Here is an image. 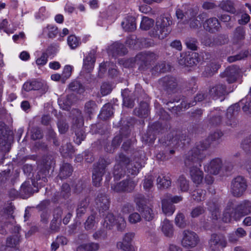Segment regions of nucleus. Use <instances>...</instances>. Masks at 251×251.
<instances>
[{
	"label": "nucleus",
	"mask_w": 251,
	"mask_h": 251,
	"mask_svg": "<svg viewBox=\"0 0 251 251\" xmlns=\"http://www.w3.org/2000/svg\"><path fill=\"white\" fill-rule=\"evenodd\" d=\"M190 139L186 135V132L180 131H173L167 136V140L163 141L165 145L172 147H178L189 143Z\"/></svg>",
	"instance_id": "7"
},
{
	"label": "nucleus",
	"mask_w": 251,
	"mask_h": 251,
	"mask_svg": "<svg viewBox=\"0 0 251 251\" xmlns=\"http://www.w3.org/2000/svg\"><path fill=\"white\" fill-rule=\"evenodd\" d=\"M126 173V171L124 170L123 167H121L120 164H116L115 165L113 170V176L115 179H120L124 176Z\"/></svg>",
	"instance_id": "53"
},
{
	"label": "nucleus",
	"mask_w": 251,
	"mask_h": 251,
	"mask_svg": "<svg viewBox=\"0 0 251 251\" xmlns=\"http://www.w3.org/2000/svg\"><path fill=\"white\" fill-rule=\"evenodd\" d=\"M154 177L152 176H146L144 180L143 187L146 191L150 190L153 186Z\"/></svg>",
	"instance_id": "62"
},
{
	"label": "nucleus",
	"mask_w": 251,
	"mask_h": 251,
	"mask_svg": "<svg viewBox=\"0 0 251 251\" xmlns=\"http://www.w3.org/2000/svg\"><path fill=\"white\" fill-rule=\"evenodd\" d=\"M207 95L206 93L201 92L197 95V96L194 98V100L192 102H188L187 101L184 100L182 101L181 103L179 108H180L181 110H182L183 108L184 110L186 109L191 106L195 105L197 101H201L206 97H207Z\"/></svg>",
	"instance_id": "27"
},
{
	"label": "nucleus",
	"mask_w": 251,
	"mask_h": 251,
	"mask_svg": "<svg viewBox=\"0 0 251 251\" xmlns=\"http://www.w3.org/2000/svg\"><path fill=\"white\" fill-rule=\"evenodd\" d=\"M220 66L215 63H212L206 66L203 72L204 77H211L212 75L219 69Z\"/></svg>",
	"instance_id": "41"
},
{
	"label": "nucleus",
	"mask_w": 251,
	"mask_h": 251,
	"mask_svg": "<svg viewBox=\"0 0 251 251\" xmlns=\"http://www.w3.org/2000/svg\"><path fill=\"white\" fill-rule=\"evenodd\" d=\"M116 219L114 215L111 213H108L104 218L103 226L106 228L111 229L115 224Z\"/></svg>",
	"instance_id": "47"
},
{
	"label": "nucleus",
	"mask_w": 251,
	"mask_h": 251,
	"mask_svg": "<svg viewBox=\"0 0 251 251\" xmlns=\"http://www.w3.org/2000/svg\"><path fill=\"white\" fill-rule=\"evenodd\" d=\"M32 184H30L29 182H25L21 186V194L23 196V199H26L33 194L35 192H37L38 190H34L32 188Z\"/></svg>",
	"instance_id": "33"
},
{
	"label": "nucleus",
	"mask_w": 251,
	"mask_h": 251,
	"mask_svg": "<svg viewBox=\"0 0 251 251\" xmlns=\"http://www.w3.org/2000/svg\"><path fill=\"white\" fill-rule=\"evenodd\" d=\"M149 106L146 102H141L138 108L134 110V114L141 118H147L149 114Z\"/></svg>",
	"instance_id": "31"
},
{
	"label": "nucleus",
	"mask_w": 251,
	"mask_h": 251,
	"mask_svg": "<svg viewBox=\"0 0 251 251\" xmlns=\"http://www.w3.org/2000/svg\"><path fill=\"white\" fill-rule=\"evenodd\" d=\"M249 52L248 50L241 51L239 54L231 56L228 57L227 60L229 62H233L237 60L243 59L248 56Z\"/></svg>",
	"instance_id": "60"
},
{
	"label": "nucleus",
	"mask_w": 251,
	"mask_h": 251,
	"mask_svg": "<svg viewBox=\"0 0 251 251\" xmlns=\"http://www.w3.org/2000/svg\"><path fill=\"white\" fill-rule=\"evenodd\" d=\"M157 184L159 188H167L171 185V179L169 176H159L157 178Z\"/></svg>",
	"instance_id": "45"
},
{
	"label": "nucleus",
	"mask_w": 251,
	"mask_h": 251,
	"mask_svg": "<svg viewBox=\"0 0 251 251\" xmlns=\"http://www.w3.org/2000/svg\"><path fill=\"white\" fill-rule=\"evenodd\" d=\"M72 97V95L68 96L66 99L64 100H59L58 103L60 107L62 108L63 110H69L71 105L73 103L72 101L71 100Z\"/></svg>",
	"instance_id": "54"
},
{
	"label": "nucleus",
	"mask_w": 251,
	"mask_h": 251,
	"mask_svg": "<svg viewBox=\"0 0 251 251\" xmlns=\"http://www.w3.org/2000/svg\"><path fill=\"white\" fill-rule=\"evenodd\" d=\"M203 27L206 30L213 33L219 29L220 25L217 19L211 18L205 21L203 24Z\"/></svg>",
	"instance_id": "24"
},
{
	"label": "nucleus",
	"mask_w": 251,
	"mask_h": 251,
	"mask_svg": "<svg viewBox=\"0 0 251 251\" xmlns=\"http://www.w3.org/2000/svg\"><path fill=\"white\" fill-rule=\"evenodd\" d=\"M67 43L71 49H75L80 44L79 40L74 35H70L68 37Z\"/></svg>",
	"instance_id": "56"
},
{
	"label": "nucleus",
	"mask_w": 251,
	"mask_h": 251,
	"mask_svg": "<svg viewBox=\"0 0 251 251\" xmlns=\"http://www.w3.org/2000/svg\"><path fill=\"white\" fill-rule=\"evenodd\" d=\"M140 160L139 158H135L126 167V173L128 176H136L139 173V170L142 167V163Z\"/></svg>",
	"instance_id": "22"
},
{
	"label": "nucleus",
	"mask_w": 251,
	"mask_h": 251,
	"mask_svg": "<svg viewBox=\"0 0 251 251\" xmlns=\"http://www.w3.org/2000/svg\"><path fill=\"white\" fill-rule=\"evenodd\" d=\"M76 112L77 115L73 119V128L76 136L74 141L76 144L79 145L85 138L86 135L82 128L84 122L81 113L78 110Z\"/></svg>",
	"instance_id": "9"
},
{
	"label": "nucleus",
	"mask_w": 251,
	"mask_h": 251,
	"mask_svg": "<svg viewBox=\"0 0 251 251\" xmlns=\"http://www.w3.org/2000/svg\"><path fill=\"white\" fill-rule=\"evenodd\" d=\"M111 162L112 160L109 157L104 156L100 157L99 161L93 165L92 180L94 186L96 187L100 186L105 169Z\"/></svg>",
	"instance_id": "5"
},
{
	"label": "nucleus",
	"mask_w": 251,
	"mask_h": 251,
	"mask_svg": "<svg viewBox=\"0 0 251 251\" xmlns=\"http://www.w3.org/2000/svg\"><path fill=\"white\" fill-rule=\"evenodd\" d=\"M134 201L136 204L137 210L139 211L145 207L147 205V200L145 196L141 194H136L134 195Z\"/></svg>",
	"instance_id": "38"
},
{
	"label": "nucleus",
	"mask_w": 251,
	"mask_h": 251,
	"mask_svg": "<svg viewBox=\"0 0 251 251\" xmlns=\"http://www.w3.org/2000/svg\"><path fill=\"white\" fill-rule=\"evenodd\" d=\"M73 172V168L70 164L63 163L60 166L58 177L61 179H66L72 175Z\"/></svg>",
	"instance_id": "30"
},
{
	"label": "nucleus",
	"mask_w": 251,
	"mask_h": 251,
	"mask_svg": "<svg viewBox=\"0 0 251 251\" xmlns=\"http://www.w3.org/2000/svg\"><path fill=\"white\" fill-rule=\"evenodd\" d=\"M59 151L63 157H67L72 155L75 152V149L70 143L64 142L61 146Z\"/></svg>",
	"instance_id": "35"
},
{
	"label": "nucleus",
	"mask_w": 251,
	"mask_h": 251,
	"mask_svg": "<svg viewBox=\"0 0 251 251\" xmlns=\"http://www.w3.org/2000/svg\"><path fill=\"white\" fill-rule=\"evenodd\" d=\"M117 247L118 249L124 251H135L134 248L131 244L125 243L123 240L117 242Z\"/></svg>",
	"instance_id": "59"
},
{
	"label": "nucleus",
	"mask_w": 251,
	"mask_h": 251,
	"mask_svg": "<svg viewBox=\"0 0 251 251\" xmlns=\"http://www.w3.org/2000/svg\"><path fill=\"white\" fill-rule=\"evenodd\" d=\"M226 242L218 234H211L208 242V251H220L221 249L226 247Z\"/></svg>",
	"instance_id": "18"
},
{
	"label": "nucleus",
	"mask_w": 251,
	"mask_h": 251,
	"mask_svg": "<svg viewBox=\"0 0 251 251\" xmlns=\"http://www.w3.org/2000/svg\"><path fill=\"white\" fill-rule=\"evenodd\" d=\"M207 208L211 213L213 219H217L220 216V203L218 200L213 199L208 201Z\"/></svg>",
	"instance_id": "23"
},
{
	"label": "nucleus",
	"mask_w": 251,
	"mask_h": 251,
	"mask_svg": "<svg viewBox=\"0 0 251 251\" xmlns=\"http://www.w3.org/2000/svg\"><path fill=\"white\" fill-rule=\"evenodd\" d=\"M59 197L64 199H68L71 195V188L70 185L67 183H64L61 187Z\"/></svg>",
	"instance_id": "52"
},
{
	"label": "nucleus",
	"mask_w": 251,
	"mask_h": 251,
	"mask_svg": "<svg viewBox=\"0 0 251 251\" xmlns=\"http://www.w3.org/2000/svg\"><path fill=\"white\" fill-rule=\"evenodd\" d=\"M42 34L45 37L53 38L58 34V30L55 25H48L43 29Z\"/></svg>",
	"instance_id": "37"
},
{
	"label": "nucleus",
	"mask_w": 251,
	"mask_h": 251,
	"mask_svg": "<svg viewBox=\"0 0 251 251\" xmlns=\"http://www.w3.org/2000/svg\"><path fill=\"white\" fill-rule=\"evenodd\" d=\"M192 56L191 57L187 58V63H186L185 62L186 59H185L184 61H179V63L182 65H185L190 66H192L193 65H196L198 62V59L197 58V54L195 53H193L192 54Z\"/></svg>",
	"instance_id": "58"
},
{
	"label": "nucleus",
	"mask_w": 251,
	"mask_h": 251,
	"mask_svg": "<svg viewBox=\"0 0 251 251\" xmlns=\"http://www.w3.org/2000/svg\"><path fill=\"white\" fill-rule=\"evenodd\" d=\"M142 215V217L147 221H152L154 217L155 214L151 208L147 206L139 211Z\"/></svg>",
	"instance_id": "42"
},
{
	"label": "nucleus",
	"mask_w": 251,
	"mask_h": 251,
	"mask_svg": "<svg viewBox=\"0 0 251 251\" xmlns=\"http://www.w3.org/2000/svg\"><path fill=\"white\" fill-rule=\"evenodd\" d=\"M21 227L19 225L14 226V230L12 229L11 232L14 235L7 237L6 242V246L9 248H16L21 242V235L19 231Z\"/></svg>",
	"instance_id": "20"
},
{
	"label": "nucleus",
	"mask_w": 251,
	"mask_h": 251,
	"mask_svg": "<svg viewBox=\"0 0 251 251\" xmlns=\"http://www.w3.org/2000/svg\"><path fill=\"white\" fill-rule=\"evenodd\" d=\"M95 218V216L94 214L91 215L87 218L84 223V228L86 230H90L94 227L96 223Z\"/></svg>",
	"instance_id": "63"
},
{
	"label": "nucleus",
	"mask_w": 251,
	"mask_h": 251,
	"mask_svg": "<svg viewBox=\"0 0 251 251\" xmlns=\"http://www.w3.org/2000/svg\"><path fill=\"white\" fill-rule=\"evenodd\" d=\"M58 130L61 133H65L69 128V125L64 118H61L57 123Z\"/></svg>",
	"instance_id": "64"
},
{
	"label": "nucleus",
	"mask_w": 251,
	"mask_h": 251,
	"mask_svg": "<svg viewBox=\"0 0 251 251\" xmlns=\"http://www.w3.org/2000/svg\"><path fill=\"white\" fill-rule=\"evenodd\" d=\"M161 208L162 212L166 216H171L176 210L175 206L164 197L161 199Z\"/></svg>",
	"instance_id": "25"
},
{
	"label": "nucleus",
	"mask_w": 251,
	"mask_h": 251,
	"mask_svg": "<svg viewBox=\"0 0 251 251\" xmlns=\"http://www.w3.org/2000/svg\"><path fill=\"white\" fill-rule=\"evenodd\" d=\"M53 162V158L50 155H44L42 157L40 163L38 164L39 171L36 176L37 183H42L41 182H38L40 180L44 183L47 181V176Z\"/></svg>",
	"instance_id": "6"
},
{
	"label": "nucleus",
	"mask_w": 251,
	"mask_h": 251,
	"mask_svg": "<svg viewBox=\"0 0 251 251\" xmlns=\"http://www.w3.org/2000/svg\"><path fill=\"white\" fill-rule=\"evenodd\" d=\"M96 208L100 213H103L109 209L110 199L107 195L103 192L98 193L95 200Z\"/></svg>",
	"instance_id": "17"
},
{
	"label": "nucleus",
	"mask_w": 251,
	"mask_h": 251,
	"mask_svg": "<svg viewBox=\"0 0 251 251\" xmlns=\"http://www.w3.org/2000/svg\"><path fill=\"white\" fill-rule=\"evenodd\" d=\"M205 155L198 148H193L186 155L184 163L189 168L190 175L192 181L197 185L200 184L203 179V173L201 170V162Z\"/></svg>",
	"instance_id": "1"
},
{
	"label": "nucleus",
	"mask_w": 251,
	"mask_h": 251,
	"mask_svg": "<svg viewBox=\"0 0 251 251\" xmlns=\"http://www.w3.org/2000/svg\"><path fill=\"white\" fill-rule=\"evenodd\" d=\"M171 70V66L165 62H161L157 64L152 69V74L154 76H157V75L161 73H164L168 72Z\"/></svg>",
	"instance_id": "36"
},
{
	"label": "nucleus",
	"mask_w": 251,
	"mask_h": 251,
	"mask_svg": "<svg viewBox=\"0 0 251 251\" xmlns=\"http://www.w3.org/2000/svg\"><path fill=\"white\" fill-rule=\"evenodd\" d=\"M223 162L220 157L211 159L203 166L205 172L210 175H217L223 170Z\"/></svg>",
	"instance_id": "12"
},
{
	"label": "nucleus",
	"mask_w": 251,
	"mask_h": 251,
	"mask_svg": "<svg viewBox=\"0 0 251 251\" xmlns=\"http://www.w3.org/2000/svg\"><path fill=\"white\" fill-rule=\"evenodd\" d=\"M241 147L246 152H251V135L246 137L242 141Z\"/></svg>",
	"instance_id": "61"
},
{
	"label": "nucleus",
	"mask_w": 251,
	"mask_h": 251,
	"mask_svg": "<svg viewBox=\"0 0 251 251\" xmlns=\"http://www.w3.org/2000/svg\"><path fill=\"white\" fill-rule=\"evenodd\" d=\"M161 230L165 236L172 237L174 234L172 223L169 220L164 219L161 224Z\"/></svg>",
	"instance_id": "34"
},
{
	"label": "nucleus",
	"mask_w": 251,
	"mask_h": 251,
	"mask_svg": "<svg viewBox=\"0 0 251 251\" xmlns=\"http://www.w3.org/2000/svg\"><path fill=\"white\" fill-rule=\"evenodd\" d=\"M197 13V9L192 10L189 5H183L181 8H177L176 10V16L178 19L182 20L185 18V21L190 23L191 28H196L201 25V18H203L205 14H203L198 17L197 19L194 17Z\"/></svg>",
	"instance_id": "4"
},
{
	"label": "nucleus",
	"mask_w": 251,
	"mask_h": 251,
	"mask_svg": "<svg viewBox=\"0 0 251 251\" xmlns=\"http://www.w3.org/2000/svg\"><path fill=\"white\" fill-rule=\"evenodd\" d=\"M161 130V125L159 122H155L150 125L146 133L143 136V139L146 143L152 144L156 136Z\"/></svg>",
	"instance_id": "15"
},
{
	"label": "nucleus",
	"mask_w": 251,
	"mask_h": 251,
	"mask_svg": "<svg viewBox=\"0 0 251 251\" xmlns=\"http://www.w3.org/2000/svg\"><path fill=\"white\" fill-rule=\"evenodd\" d=\"M224 37V36H219L217 38H211L208 35L205 36L201 40V43L207 47H213L216 45H220L225 43V42L220 41V40Z\"/></svg>",
	"instance_id": "29"
},
{
	"label": "nucleus",
	"mask_w": 251,
	"mask_h": 251,
	"mask_svg": "<svg viewBox=\"0 0 251 251\" xmlns=\"http://www.w3.org/2000/svg\"><path fill=\"white\" fill-rule=\"evenodd\" d=\"M96 62L95 52L91 50L83 60V65L80 75L85 78L91 77V73L94 68Z\"/></svg>",
	"instance_id": "8"
},
{
	"label": "nucleus",
	"mask_w": 251,
	"mask_h": 251,
	"mask_svg": "<svg viewBox=\"0 0 251 251\" xmlns=\"http://www.w3.org/2000/svg\"><path fill=\"white\" fill-rule=\"evenodd\" d=\"M223 133L221 131H216L209 134L208 137L204 141L198 143L194 148L203 153V151L207 150L212 144H218L221 141Z\"/></svg>",
	"instance_id": "11"
},
{
	"label": "nucleus",
	"mask_w": 251,
	"mask_h": 251,
	"mask_svg": "<svg viewBox=\"0 0 251 251\" xmlns=\"http://www.w3.org/2000/svg\"><path fill=\"white\" fill-rule=\"evenodd\" d=\"M109 51L112 54L113 56H116L117 55L125 54L127 51L123 44L116 42L109 47Z\"/></svg>",
	"instance_id": "28"
},
{
	"label": "nucleus",
	"mask_w": 251,
	"mask_h": 251,
	"mask_svg": "<svg viewBox=\"0 0 251 251\" xmlns=\"http://www.w3.org/2000/svg\"><path fill=\"white\" fill-rule=\"evenodd\" d=\"M161 130V125L159 122H155L150 125L146 133L143 136V139L146 143L152 144L156 136Z\"/></svg>",
	"instance_id": "14"
},
{
	"label": "nucleus",
	"mask_w": 251,
	"mask_h": 251,
	"mask_svg": "<svg viewBox=\"0 0 251 251\" xmlns=\"http://www.w3.org/2000/svg\"><path fill=\"white\" fill-rule=\"evenodd\" d=\"M15 224L16 222L14 219L13 216L12 215L10 216V219H9L8 222L5 223L3 226H0V234L5 235L7 233L5 227L10 230V232L12 231V229L14 230V226H17L15 225Z\"/></svg>",
	"instance_id": "43"
},
{
	"label": "nucleus",
	"mask_w": 251,
	"mask_h": 251,
	"mask_svg": "<svg viewBox=\"0 0 251 251\" xmlns=\"http://www.w3.org/2000/svg\"><path fill=\"white\" fill-rule=\"evenodd\" d=\"M154 20L147 17H143L140 23V28L142 30H147L152 26Z\"/></svg>",
	"instance_id": "50"
},
{
	"label": "nucleus",
	"mask_w": 251,
	"mask_h": 251,
	"mask_svg": "<svg viewBox=\"0 0 251 251\" xmlns=\"http://www.w3.org/2000/svg\"><path fill=\"white\" fill-rule=\"evenodd\" d=\"M226 93V87L223 85H216L209 91V95L213 99L216 100L224 96Z\"/></svg>",
	"instance_id": "26"
},
{
	"label": "nucleus",
	"mask_w": 251,
	"mask_h": 251,
	"mask_svg": "<svg viewBox=\"0 0 251 251\" xmlns=\"http://www.w3.org/2000/svg\"><path fill=\"white\" fill-rule=\"evenodd\" d=\"M113 114V106L110 103L105 104L101 108V112L100 114V119L106 120L110 117Z\"/></svg>",
	"instance_id": "39"
},
{
	"label": "nucleus",
	"mask_w": 251,
	"mask_h": 251,
	"mask_svg": "<svg viewBox=\"0 0 251 251\" xmlns=\"http://www.w3.org/2000/svg\"><path fill=\"white\" fill-rule=\"evenodd\" d=\"M135 57L134 58H130L128 59H121L119 60V64L123 65L125 68H132L135 66V65H138V61H135Z\"/></svg>",
	"instance_id": "55"
},
{
	"label": "nucleus",
	"mask_w": 251,
	"mask_h": 251,
	"mask_svg": "<svg viewBox=\"0 0 251 251\" xmlns=\"http://www.w3.org/2000/svg\"><path fill=\"white\" fill-rule=\"evenodd\" d=\"M199 242L198 235L194 231L185 230L183 232L181 240L182 246L186 248H192L196 247Z\"/></svg>",
	"instance_id": "13"
},
{
	"label": "nucleus",
	"mask_w": 251,
	"mask_h": 251,
	"mask_svg": "<svg viewBox=\"0 0 251 251\" xmlns=\"http://www.w3.org/2000/svg\"><path fill=\"white\" fill-rule=\"evenodd\" d=\"M128 92V89H125L122 92L123 105L126 107L132 108L134 106V100L129 96Z\"/></svg>",
	"instance_id": "44"
},
{
	"label": "nucleus",
	"mask_w": 251,
	"mask_h": 251,
	"mask_svg": "<svg viewBox=\"0 0 251 251\" xmlns=\"http://www.w3.org/2000/svg\"><path fill=\"white\" fill-rule=\"evenodd\" d=\"M247 188L246 179L242 176H238L232 179L230 191L235 197H240L246 191Z\"/></svg>",
	"instance_id": "10"
},
{
	"label": "nucleus",
	"mask_w": 251,
	"mask_h": 251,
	"mask_svg": "<svg viewBox=\"0 0 251 251\" xmlns=\"http://www.w3.org/2000/svg\"><path fill=\"white\" fill-rule=\"evenodd\" d=\"M220 7L223 10L231 13H234L235 9L233 6V3L230 0H223L219 5Z\"/></svg>",
	"instance_id": "48"
},
{
	"label": "nucleus",
	"mask_w": 251,
	"mask_h": 251,
	"mask_svg": "<svg viewBox=\"0 0 251 251\" xmlns=\"http://www.w3.org/2000/svg\"><path fill=\"white\" fill-rule=\"evenodd\" d=\"M69 89L73 91H76L78 93H81L84 91V88L82 84L77 80H75L69 85Z\"/></svg>",
	"instance_id": "57"
},
{
	"label": "nucleus",
	"mask_w": 251,
	"mask_h": 251,
	"mask_svg": "<svg viewBox=\"0 0 251 251\" xmlns=\"http://www.w3.org/2000/svg\"><path fill=\"white\" fill-rule=\"evenodd\" d=\"M122 26L126 31H132L136 28L135 19L132 16H127L122 22Z\"/></svg>",
	"instance_id": "32"
},
{
	"label": "nucleus",
	"mask_w": 251,
	"mask_h": 251,
	"mask_svg": "<svg viewBox=\"0 0 251 251\" xmlns=\"http://www.w3.org/2000/svg\"><path fill=\"white\" fill-rule=\"evenodd\" d=\"M177 185L182 192H187L189 188V181L183 175L180 176L177 180Z\"/></svg>",
	"instance_id": "46"
},
{
	"label": "nucleus",
	"mask_w": 251,
	"mask_h": 251,
	"mask_svg": "<svg viewBox=\"0 0 251 251\" xmlns=\"http://www.w3.org/2000/svg\"><path fill=\"white\" fill-rule=\"evenodd\" d=\"M156 58V55L153 52H141L136 56L135 60L139 63V69H142L144 67H147Z\"/></svg>",
	"instance_id": "19"
},
{
	"label": "nucleus",
	"mask_w": 251,
	"mask_h": 251,
	"mask_svg": "<svg viewBox=\"0 0 251 251\" xmlns=\"http://www.w3.org/2000/svg\"><path fill=\"white\" fill-rule=\"evenodd\" d=\"M12 133L4 123L0 122V146H4L12 138Z\"/></svg>",
	"instance_id": "21"
},
{
	"label": "nucleus",
	"mask_w": 251,
	"mask_h": 251,
	"mask_svg": "<svg viewBox=\"0 0 251 251\" xmlns=\"http://www.w3.org/2000/svg\"><path fill=\"white\" fill-rule=\"evenodd\" d=\"M245 31L244 27H237L234 31L232 41L233 44H237L245 38Z\"/></svg>",
	"instance_id": "40"
},
{
	"label": "nucleus",
	"mask_w": 251,
	"mask_h": 251,
	"mask_svg": "<svg viewBox=\"0 0 251 251\" xmlns=\"http://www.w3.org/2000/svg\"><path fill=\"white\" fill-rule=\"evenodd\" d=\"M172 24L170 16L157 18L155 26L149 32L150 35L159 40L165 38L171 32L170 25Z\"/></svg>",
	"instance_id": "3"
},
{
	"label": "nucleus",
	"mask_w": 251,
	"mask_h": 251,
	"mask_svg": "<svg viewBox=\"0 0 251 251\" xmlns=\"http://www.w3.org/2000/svg\"><path fill=\"white\" fill-rule=\"evenodd\" d=\"M205 195V190L198 189L193 192L192 197L194 200L199 202L204 200Z\"/></svg>",
	"instance_id": "51"
},
{
	"label": "nucleus",
	"mask_w": 251,
	"mask_h": 251,
	"mask_svg": "<svg viewBox=\"0 0 251 251\" xmlns=\"http://www.w3.org/2000/svg\"><path fill=\"white\" fill-rule=\"evenodd\" d=\"M240 105L238 103L231 105L227 109L226 124L232 127H235L238 121L236 118L240 110Z\"/></svg>",
	"instance_id": "16"
},
{
	"label": "nucleus",
	"mask_w": 251,
	"mask_h": 251,
	"mask_svg": "<svg viewBox=\"0 0 251 251\" xmlns=\"http://www.w3.org/2000/svg\"><path fill=\"white\" fill-rule=\"evenodd\" d=\"M251 213V202L244 200L235 207L232 201H229L223 214L222 220L225 223H229L232 219L239 220L242 217Z\"/></svg>",
	"instance_id": "2"
},
{
	"label": "nucleus",
	"mask_w": 251,
	"mask_h": 251,
	"mask_svg": "<svg viewBox=\"0 0 251 251\" xmlns=\"http://www.w3.org/2000/svg\"><path fill=\"white\" fill-rule=\"evenodd\" d=\"M0 30H3L8 34H10L13 33L16 29L13 27V25L11 26L10 25L8 24L6 19H3L0 22Z\"/></svg>",
	"instance_id": "49"
}]
</instances>
